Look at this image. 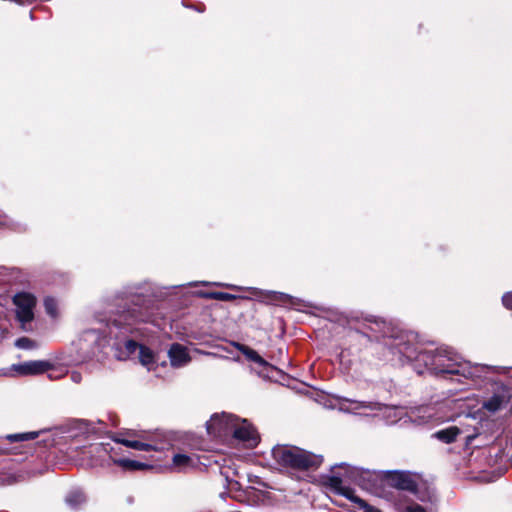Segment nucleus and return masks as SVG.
Returning <instances> with one entry per match:
<instances>
[{
    "label": "nucleus",
    "mask_w": 512,
    "mask_h": 512,
    "mask_svg": "<svg viewBox=\"0 0 512 512\" xmlns=\"http://www.w3.org/2000/svg\"><path fill=\"white\" fill-rule=\"evenodd\" d=\"M416 338V334L413 332H401L387 338L384 345L391 356L389 360L400 365L415 360L418 365L423 364L424 367L436 374L459 375L475 383L491 381L493 375L505 374L508 371V368L504 366L461 361V357L447 346L440 347L435 352H419Z\"/></svg>",
    "instance_id": "f257e3e1"
},
{
    "label": "nucleus",
    "mask_w": 512,
    "mask_h": 512,
    "mask_svg": "<svg viewBox=\"0 0 512 512\" xmlns=\"http://www.w3.org/2000/svg\"><path fill=\"white\" fill-rule=\"evenodd\" d=\"M107 322L99 320L93 327L85 330L80 338V348L95 356L107 346L111 339H119L121 335L132 332L133 326L141 322L155 323L156 319L150 306L139 297L126 299L118 304Z\"/></svg>",
    "instance_id": "f03ea898"
},
{
    "label": "nucleus",
    "mask_w": 512,
    "mask_h": 512,
    "mask_svg": "<svg viewBox=\"0 0 512 512\" xmlns=\"http://www.w3.org/2000/svg\"><path fill=\"white\" fill-rule=\"evenodd\" d=\"M206 426L209 435L216 438H225L232 434L246 448H254L259 443V435L255 428L247 420H240L231 414H215Z\"/></svg>",
    "instance_id": "7ed1b4c3"
},
{
    "label": "nucleus",
    "mask_w": 512,
    "mask_h": 512,
    "mask_svg": "<svg viewBox=\"0 0 512 512\" xmlns=\"http://www.w3.org/2000/svg\"><path fill=\"white\" fill-rule=\"evenodd\" d=\"M276 462L284 467L299 470H315L323 462V457L296 446L278 445L272 449Z\"/></svg>",
    "instance_id": "20e7f679"
},
{
    "label": "nucleus",
    "mask_w": 512,
    "mask_h": 512,
    "mask_svg": "<svg viewBox=\"0 0 512 512\" xmlns=\"http://www.w3.org/2000/svg\"><path fill=\"white\" fill-rule=\"evenodd\" d=\"M36 303L35 296L28 292H20L13 297L16 319L25 332L32 331L31 323L34 320Z\"/></svg>",
    "instance_id": "39448f33"
},
{
    "label": "nucleus",
    "mask_w": 512,
    "mask_h": 512,
    "mask_svg": "<svg viewBox=\"0 0 512 512\" xmlns=\"http://www.w3.org/2000/svg\"><path fill=\"white\" fill-rule=\"evenodd\" d=\"M337 409L344 413L368 416V411H378L381 405L376 402L358 401L343 397H337Z\"/></svg>",
    "instance_id": "423d86ee"
},
{
    "label": "nucleus",
    "mask_w": 512,
    "mask_h": 512,
    "mask_svg": "<svg viewBox=\"0 0 512 512\" xmlns=\"http://www.w3.org/2000/svg\"><path fill=\"white\" fill-rule=\"evenodd\" d=\"M351 473L357 485L372 493H378L379 482L384 480V472L378 473L375 471L354 468Z\"/></svg>",
    "instance_id": "0eeeda50"
},
{
    "label": "nucleus",
    "mask_w": 512,
    "mask_h": 512,
    "mask_svg": "<svg viewBox=\"0 0 512 512\" xmlns=\"http://www.w3.org/2000/svg\"><path fill=\"white\" fill-rule=\"evenodd\" d=\"M384 480L392 487L409 492H415L417 483L412 476L404 471H386Z\"/></svg>",
    "instance_id": "6e6552de"
},
{
    "label": "nucleus",
    "mask_w": 512,
    "mask_h": 512,
    "mask_svg": "<svg viewBox=\"0 0 512 512\" xmlns=\"http://www.w3.org/2000/svg\"><path fill=\"white\" fill-rule=\"evenodd\" d=\"M53 364L49 361L35 360L14 364L12 370L19 375H38L52 370Z\"/></svg>",
    "instance_id": "1a4fd4ad"
},
{
    "label": "nucleus",
    "mask_w": 512,
    "mask_h": 512,
    "mask_svg": "<svg viewBox=\"0 0 512 512\" xmlns=\"http://www.w3.org/2000/svg\"><path fill=\"white\" fill-rule=\"evenodd\" d=\"M168 357L172 367L180 368L187 365L191 361V357L185 346L174 343L168 350Z\"/></svg>",
    "instance_id": "9d476101"
},
{
    "label": "nucleus",
    "mask_w": 512,
    "mask_h": 512,
    "mask_svg": "<svg viewBox=\"0 0 512 512\" xmlns=\"http://www.w3.org/2000/svg\"><path fill=\"white\" fill-rule=\"evenodd\" d=\"M408 418L411 422L417 425H424L437 420L434 419V408L429 406H423L411 410L408 414Z\"/></svg>",
    "instance_id": "9b49d317"
},
{
    "label": "nucleus",
    "mask_w": 512,
    "mask_h": 512,
    "mask_svg": "<svg viewBox=\"0 0 512 512\" xmlns=\"http://www.w3.org/2000/svg\"><path fill=\"white\" fill-rule=\"evenodd\" d=\"M115 441L117 443H120L128 448H132V449H135V450H140V451H149V450H154V451H162L165 449V444H155V443H149V442H143V441H138V440H128V439H124V438H116Z\"/></svg>",
    "instance_id": "f8f14e48"
},
{
    "label": "nucleus",
    "mask_w": 512,
    "mask_h": 512,
    "mask_svg": "<svg viewBox=\"0 0 512 512\" xmlns=\"http://www.w3.org/2000/svg\"><path fill=\"white\" fill-rule=\"evenodd\" d=\"M474 421L469 415L465 416V422H460L459 425H455L459 430V436H463L465 440V445L467 447L471 446L473 440L478 436L477 429L469 422Z\"/></svg>",
    "instance_id": "ddd939ff"
},
{
    "label": "nucleus",
    "mask_w": 512,
    "mask_h": 512,
    "mask_svg": "<svg viewBox=\"0 0 512 512\" xmlns=\"http://www.w3.org/2000/svg\"><path fill=\"white\" fill-rule=\"evenodd\" d=\"M341 495H343L351 502L355 503L359 507V509L363 510V512H382L380 509L369 505L365 500L358 497L355 494V491L351 488H342Z\"/></svg>",
    "instance_id": "4468645a"
},
{
    "label": "nucleus",
    "mask_w": 512,
    "mask_h": 512,
    "mask_svg": "<svg viewBox=\"0 0 512 512\" xmlns=\"http://www.w3.org/2000/svg\"><path fill=\"white\" fill-rule=\"evenodd\" d=\"M38 434V432H26L6 435L4 438H0V453L7 451V448L4 447V441H8L9 443L30 441L37 438Z\"/></svg>",
    "instance_id": "2eb2a0df"
},
{
    "label": "nucleus",
    "mask_w": 512,
    "mask_h": 512,
    "mask_svg": "<svg viewBox=\"0 0 512 512\" xmlns=\"http://www.w3.org/2000/svg\"><path fill=\"white\" fill-rule=\"evenodd\" d=\"M113 462L125 471H138L152 468V466L147 463L127 458L113 459Z\"/></svg>",
    "instance_id": "dca6fc26"
},
{
    "label": "nucleus",
    "mask_w": 512,
    "mask_h": 512,
    "mask_svg": "<svg viewBox=\"0 0 512 512\" xmlns=\"http://www.w3.org/2000/svg\"><path fill=\"white\" fill-rule=\"evenodd\" d=\"M195 466V461L191 456L186 454H175L172 459V467L174 470L181 472Z\"/></svg>",
    "instance_id": "f3484780"
},
{
    "label": "nucleus",
    "mask_w": 512,
    "mask_h": 512,
    "mask_svg": "<svg viewBox=\"0 0 512 512\" xmlns=\"http://www.w3.org/2000/svg\"><path fill=\"white\" fill-rule=\"evenodd\" d=\"M459 429L456 426H450L445 429L439 430L433 434V437L444 442L452 443L459 437Z\"/></svg>",
    "instance_id": "a211bd4d"
},
{
    "label": "nucleus",
    "mask_w": 512,
    "mask_h": 512,
    "mask_svg": "<svg viewBox=\"0 0 512 512\" xmlns=\"http://www.w3.org/2000/svg\"><path fill=\"white\" fill-rule=\"evenodd\" d=\"M237 349L239 351L242 352V354L250 361L260 365V366H263V367H266L268 366V363L266 360H264L255 350L251 349L250 347L248 346H245L243 344H235Z\"/></svg>",
    "instance_id": "6ab92c4d"
},
{
    "label": "nucleus",
    "mask_w": 512,
    "mask_h": 512,
    "mask_svg": "<svg viewBox=\"0 0 512 512\" xmlns=\"http://www.w3.org/2000/svg\"><path fill=\"white\" fill-rule=\"evenodd\" d=\"M504 403L505 397L500 394H495L483 403V408L491 413H494L500 410Z\"/></svg>",
    "instance_id": "aec40b11"
},
{
    "label": "nucleus",
    "mask_w": 512,
    "mask_h": 512,
    "mask_svg": "<svg viewBox=\"0 0 512 512\" xmlns=\"http://www.w3.org/2000/svg\"><path fill=\"white\" fill-rule=\"evenodd\" d=\"M65 501L71 508H76L85 502V496L80 491H72L66 496Z\"/></svg>",
    "instance_id": "412c9836"
},
{
    "label": "nucleus",
    "mask_w": 512,
    "mask_h": 512,
    "mask_svg": "<svg viewBox=\"0 0 512 512\" xmlns=\"http://www.w3.org/2000/svg\"><path fill=\"white\" fill-rule=\"evenodd\" d=\"M153 358V353L149 348L144 346L139 347V359L144 366H149L152 364Z\"/></svg>",
    "instance_id": "4be33fe9"
},
{
    "label": "nucleus",
    "mask_w": 512,
    "mask_h": 512,
    "mask_svg": "<svg viewBox=\"0 0 512 512\" xmlns=\"http://www.w3.org/2000/svg\"><path fill=\"white\" fill-rule=\"evenodd\" d=\"M15 346L19 349L29 350L37 347V344L34 340L28 337H21L15 341Z\"/></svg>",
    "instance_id": "5701e85b"
},
{
    "label": "nucleus",
    "mask_w": 512,
    "mask_h": 512,
    "mask_svg": "<svg viewBox=\"0 0 512 512\" xmlns=\"http://www.w3.org/2000/svg\"><path fill=\"white\" fill-rule=\"evenodd\" d=\"M44 307H45L46 313L48 315H50L51 317H56L58 315L57 302L55 299H53L51 297L45 298Z\"/></svg>",
    "instance_id": "b1692460"
},
{
    "label": "nucleus",
    "mask_w": 512,
    "mask_h": 512,
    "mask_svg": "<svg viewBox=\"0 0 512 512\" xmlns=\"http://www.w3.org/2000/svg\"><path fill=\"white\" fill-rule=\"evenodd\" d=\"M207 297L219 301H232L237 298V296L226 292H211L207 294Z\"/></svg>",
    "instance_id": "393cba45"
},
{
    "label": "nucleus",
    "mask_w": 512,
    "mask_h": 512,
    "mask_svg": "<svg viewBox=\"0 0 512 512\" xmlns=\"http://www.w3.org/2000/svg\"><path fill=\"white\" fill-rule=\"evenodd\" d=\"M265 297L269 302H277L286 300L289 296L284 293L269 291L265 294Z\"/></svg>",
    "instance_id": "a878e982"
},
{
    "label": "nucleus",
    "mask_w": 512,
    "mask_h": 512,
    "mask_svg": "<svg viewBox=\"0 0 512 512\" xmlns=\"http://www.w3.org/2000/svg\"><path fill=\"white\" fill-rule=\"evenodd\" d=\"M139 347H140V345H138V343L133 340H127L125 342V348L127 351V355H131V354L135 353L139 349Z\"/></svg>",
    "instance_id": "bb28decb"
},
{
    "label": "nucleus",
    "mask_w": 512,
    "mask_h": 512,
    "mask_svg": "<svg viewBox=\"0 0 512 512\" xmlns=\"http://www.w3.org/2000/svg\"><path fill=\"white\" fill-rule=\"evenodd\" d=\"M403 512H426V510L417 503L407 505Z\"/></svg>",
    "instance_id": "cd10ccee"
},
{
    "label": "nucleus",
    "mask_w": 512,
    "mask_h": 512,
    "mask_svg": "<svg viewBox=\"0 0 512 512\" xmlns=\"http://www.w3.org/2000/svg\"><path fill=\"white\" fill-rule=\"evenodd\" d=\"M502 302L506 308L512 309V292L504 294L502 297Z\"/></svg>",
    "instance_id": "c85d7f7f"
},
{
    "label": "nucleus",
    "mask_w": 512,
    "mask_h": 512,
    "mask_svg": "<svg viewBox=\"0 0 512 512\" xmlns=\"http://www.w3.org/2000/svg\"><path fill=\"white\" fill-rule=\"evenodd\" d=\"M383 324H384V322L374 321V322H372V324L369 328L373 332H378V331H380V326H382Z\"/></svg>",
    "instance_id": "c756f323"
},
{
    "label": "nucleus",
    "mask_w": 512,
    "mask_h": 512,
    "mask_svg": "<svg viewBox=\"0 0 512 512\" xmlns=\"http://www.w3.org/2000/svg\"><path fill=\"white\" fill-rule=\"evenodd\" d=\"M81 378H82V377H81V374H80V373H78V372H73V373L71 374V379H72V381H73V382H75V383H79V382L81 381Z\"/></svg>",
    "instance_id": "7c9ffc66"
},
{
    "label": "nucleus",
    "mask_w": 512,
    "mask_h": 512,
    "mask_svg": "<svg viewBox=\"0 0 512 512\" xmlns=\"http://www.w3.org/2000/svg\"><path fill=\"white\" fill-rule=\"evenodd\" d=\"M332 482L334 483L335 488H338L340 494H341V489L342 488H347L346 486H341V481L339 479H337V478H333Z\"/></svg>",
    "instance_id": "2f4dec72"
},
{
    "label": "nucleus",
    "mask_w": 512,
    "mask_h": 512,
    "mask_svg": "<svg viewBox=\"0 0 512 512\" xmlns=\"http://www.w3.org/2000/svg\"><path fill=\"white\" fill-rule=\"evenodd\" d=\"M224 286L227 287V288H230V289H234V290H241L242 289V287L236 286V285H228L227 284V285H224Z\"/></svg>",
    "instance_id": "473e14b6"
},
{
    "label": "nucleus",
    "mask_w": 512,
    "mask_h": 512,
    "mask_svg": "<svg viewBox=\"0 0 512 512\" xmlns=\"http://www.w3.org/2000/svg\"><path fill=\"white\" fill-rule=\"evenodd\" d=\"M252 292L254 295H258L259 293H261L260 291H258V289L256 288H251Z\"/></svg>",
    "instance_id": "72a5a7b5"
},
{
    "label": "nucleus",
    "mask_w": 512,
    "mask_h": 512,
    "mask_svg": "<svg viewBox=\"0 0 512 512\" xmlns=\"http://www.w3.org/2000/svg\"><path fill=\"white\" fill-rule=\"evenodd\" d=\"M48 377H49L50 379H56V378H58L59 376H58V375H55V374L50 373V374L48 375Z\"/></svg>",
    "instance_id": "f704fd0d"
},
{
    "label": "nucleus",
    "mask_w": 512,
    "mask_h": 512,
    "mask_svg": "<svg viewBox=\"0 0 512 512\" xmlns=\"http://www.w3.org/2000/svg\"><path fill=\"white\" fill-rule=\"evenodd\" d=\"M416 369H417V372H418L419 374H420V373H422V370L418 369L417 367H416Z\"/></svg>",
    "instance_id": "c9c22d12"
}]
</instances>
